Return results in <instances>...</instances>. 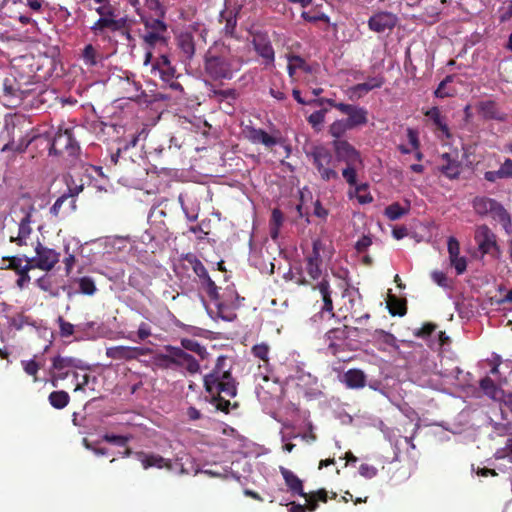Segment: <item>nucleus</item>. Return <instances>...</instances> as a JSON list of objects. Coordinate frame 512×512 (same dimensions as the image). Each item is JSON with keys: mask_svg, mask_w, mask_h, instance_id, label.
<instances>
[{"mask_svg": "<svg viewBox=\"0 0 512 512\" xmlns=\"http://www.w3.org/2000/svg\"><path fill=\"white\" fill-rule=\"evenodd\" d=\"M102 440L114 446L122 448L123 451L121 452V454L123 458L128 456V436L118 435L113 432H106L102 436Z\"/></svg>", "mask_w": 512, "mask_h": 512, "instance_id": "33", "label": "nucleus"}, {"mask_svg": "<svg viewBox=\"0 0 512 512\" xmlns=\"http://www.w3.org/2000/svg\"><path fill=\"white\" fill-rule=\"evenodd\" d=\"M384 84L382 77H371L367 82L356 84L347 90L348 97L353 99H359L364 94L370 92L373 89L380 88Z\"/></svg>", "mask_w": 512, "mask_h": 512, "instance_id": "20", "label": "nucleus"}, {"mask_svg": "<svg viewBox=\"0 0 512 512\" xmlns=\"http://www.w3.org/2000/svg\"><path fill=\"white\" fill-rule=\"evenodd\" d=\"M324 248L325 244L321 240H314L312 244V252L306 257V260L322 263L321 252L324 251Z\"/></svg>", "mask_w": 512, "mask_h": 512, "instance_id": "48", "label": "nucleus"}, {"mask_svg": "<svg viewBox=\"0 0 512 512\" xmlns=\"http://www.w3.org/2000/svg\"><path fill=\"white\" fill-rule=\"evenodd\" d=\"M20 211L22 216L18 222L17 235H10L9 241L11 243H15L17 246H25L27 245V240L33 231L31 227V217L32 213L35 211V208L33 205H27L22 206Z\"/></svg>", "mask_w": 512, "mask_h": 512, "instance_id": "9", "label": "nucleus"}, {"mask_svg": "<svg viewBox=\"0 0 512 512\" xmlns=\"http://www.w3.org/2000/svg\"><path fill=\"white\" fill-rule=\"evenodd\" d=\"M478 112L486 120L504 121L505 114L502 113L497 104L492 100L482 101L478 104Z\"/></svg>", "mask_w": 512, "mask_h": 512, "instance_id": "27", "label": "nucleus"}, {"mask_svg": "<svg viewBox=\"0 0 512 512\" xmlns=\"http://www.w3.org/2000/svg\"><path fill=\"white\" fill-rule=\"evenodd\" d=\"M242 134L245 139H247L252 144H262L265 147H273L278 143V140L269 135L263 129L255 128L253 126L247 125L242 129Z\"/></svg>", "mask_w": 512, "mask_h": 512, "instance_id": "16", "label": "nucleus"}, {"mask_svg": "<svg viewBox=\"0 0 512 512\" xmlns=\"http://www.w3.org/2000/svg\"><path fill=\"white\" fill-rule=\"evenodd\" d=\"M181 344L184 349L195 352L201 358L207 354L205 347L193 339H182Z\"/></svg>", "mask_w": 512, "mask_h": 512, "instance_id": "47", "label": "nucleus"}, {"mask_svg": "<svg viewBox=\"0 0 512 512\" xmlns=\"http://www.w3.org/2000/svg\"><path fill=\"white\" fill-rule=\"evenodd\" d=\"M50 155L61 156L69 166H75L79 160L80 147L73 136L72 129L59 128L53 140L43 136Z\"/></svg>", "mask_w": 512, "mask_h": 512, "instance_id": "4", "label": "nucleus"}, {"mask_svg": "<svg viewBox=\"0 0 512 512\" xmlns=\"http://www.w3.org/2000/svg\"><path fill=\"white\" fill-rule=\"evenodd\" d=\"M166 366L169 368L180 367L191 374L197 373L200 369L198 361L181 348L168 347L164 356Z\"/></svg>", "mask_w": 512, "mask_h": 512, "instance_id": "7", "label": "nucleus"}, {"mask_svg": "<svg viewBox=\"0 0 512 512\" xmlns=\"http://www.w3.org/2000/svg\"><path fill=\"white\" fill-rule=\"evenodd\" d=\"M24 371L33 377L34 382L38 381L37 374L40 369V365L35 360L22 361Z\"/></svg>", "mask_w": 512, "mask_h": 512, "instance_id": "54", "label": "nucleus"}, {"mask_svg": "<svg viewBox=\"0 0 512 512\" xmlns=\"http://www.w3.org/2000/svg\"><path fill=\"white\" fill-rule=\"evenodd\" d=\"M452 80H453V77L450 75L447 76L444 80H442L440 82V84L438 85L437 89L435 90V96L438 98H445V97L450 96L451 93L446 90V85L448 83L452 82Z\"/></svg>", "mask_w": 512, "mask_h": 512, "instance_id": "61", "label": "nucleus"}, {"mask_svg": "<svg viewBox=\"0 0 512 512\" xmlns=\"http://www.w3.org/2000/svg\"><path fill=\"white\" fill-rule=\"evenodd\" d=\"M27 91L20 89V87H14L13 85H8L4 83V96L10 97L11 100H15L14 105H17L25 96Z\"/></svg>", "mask_w": 512, "mask_h": 512, "instance_id": "44", "label": "nucleus"}, {"mask_svg": "<svg viewBox=\"0 0 512 512\" xmlns=\"http://www.w3.org/2000/svg\"><path fill=\"white\" fill-rule=\"evenodd\" d=\"M242 59L223 48L216 53L209 49L204 57L205 75L215 81L231 80L242 67Z\"/></svg>", "mask_w": 512, "mask_h": 512, "instance_id": "2", "label": "nucleus"}, {"mask_svg": "<svg viewBox=\"0 0 512 512\" xmlns=\"http://www.w3.org/2000/svg\"><path fill=\"white\" fill-rule=\"evenodd\" d=\"M79 290L81 293L86 295H92L96 291V286L92 278L90 277H81L78 279Z\"/></svg>", "mask_w": 512, "mask_h": 512, "instance_id": "49", "label": "nucleus"}, {"mask_svg": "<svg viewBox=\"0 0 512 512\" xmlns=\"http://www.w3.org/2000/svg\"><path fill=\"white\" fill-rule=\"evenodd\" d=\"M272 223L275 227L271 230V236L272 238H276L278 235V229L283 223V214L279 209H274L272 211Z\"/></svg>", "mask_w": 512, "mask_h": 512, "instance_id": "57", "label": "nucleus"}, {"mask_svg": "<svg viewBox=\"0 0 512 512\" xmlns=\"http://www.w3.org/2000/svg\"><path fill=\"white\" fill-rule=\"evenodd\" d=\"M213 96L220 102L235 101L237 99V91L235 89L213 90Z\"/></svg>", "mask_w": 512, "mask_h": 512, "instance_id": "50", "label": "nucleus"}, {"mask_svg": "<svg viewBox=\"0 0 512 512\" xmlns=\"http://www.w3.org/2000/svg\"><path fill=\"white\" fill-rule=\"evenodd\" d=\"M73 377L75 380L74 391H83L84 387L89 383L90 380V375L87 373L80 374L78 372H73Z\"/></svg>", "mask_w": 512, "mask_h": 512, "instance_id": "56", "label": "nucleus"}, {"mask_svg": "<svg viewBox=\"0 0 512 512\" xmlns=\"http://www.w3.org/2000/svg\"><path fill=\"white\" fill-rule=\"evenodd\" d=\"M499 20L500 22H506L512 18V0L507 1L504 5L499 9Z\"/></svg>", "mask_w": 512, "mask_h": 512, "instance_id": "62", "label": "nucleus"}, {"mask_svg": "<svg viewBox=\"0 0 512 512\" xmlns=\"http://www.w3.org/2000/svg\"><path fill=\"white\" fill-rule=\"evenodd\" d=\"M252 353L255 357H257L263 361H267L268 354H269V347H268V345H266L264 343L257 344L255 346H253Z\"/></svg>", "mask_w": 512, "mask_h": 512, "instance_id": "59", "label": "nucleus"}, {"mask_svg": "<svg viewBox=\"0 0 512 512\" xmlns=\"http://www.w3.org/2000/svg\"><path fill=\"white\" fill-rule=\"evenodd\" d=\"M226 364V357H218L213 371L204 377V385L212 396V403L216 409L228 413L232 405L224 396L235 397L237 388L230 371L226 369Z\"/></svg>", "mask_w": 512, "mask_h": 512, "instance_id": "1", "label": "nucleus"}, {"mask_svg": "<svg viewBox=\"0 0 512 512\" xmlns=\"http://www.w3.org/2000/svg\"><path fill=\"white\" fill-rule=\"evenodd\" d=\"M141 21L144 23L146 33L144 34V40L149 44L157 42H165L163 34L166 31V25L159 19L145 18L141 14Z\"/></svg>", "mask_w": 512, "mask_h": 512, "instance_id": "12", "label": "nucleus"}, {"mask_svg": "<svg viewBox=\"0 0 512 512\" xmlns=\"http://www.w3.org/2000/svg\"><path fill=\"white\" fill-rule=\"evenodd\" d=\"M80 360L72 357H62L60 355L52 359V369L62 371L67 368H79Z\"/></svg>", "mask_w": 512, "mask_h": 512, "instance_id": "38", "label": "nucleus"}, {"mask_svg": "<svg viewBox=\"0 0 512 512\" xmlns=\"http://www.w3.org/2000/svg\"><path fill=\"white\" fill-rule=\"evenodd\" d=\"M159 70V73L163 80H169L174 77V68L170 64V60L167 55H161L156 64L154 65Z\"/></svg>", "mask_w": 512, "mask_h": 512, "instance_id": "37", "label": "nucleus"}, {"mask_svg": "<svg viewBox=\"0 0 512 512\" xmlns=\"http://www.w3.org/2000/svg\"><path fill=\"white\" fill-rule=\"evenodd\" d=\"M126 19L121 18L116 20L115 18H102L100 17L91 27V29L97 34L108 29L112 32L123 30V34L128 37V30L125 29Z\"/></svg>", "mask_w": 512, "mask_h": 512, "instance_id": "23", "label": "nucleus"}, {"mask_svg": "<svg viewBox=\"0 0 512 512\" xmlns=\"http://www.w3.org/2000/svg\"><path fill=\"white\" fill-rule=\"evenodd\" d=\"M409 211V207H402L399 203H393L386 207L385 215L389 220H398Z\"/></svg>", "mask_w": 512, "mask_h": 512, "instance_id": "42", "label": "nucleus"}, {"mask_svg": "<svg viewBox=\"0 0 512 512\" xmlns=\"http://www.w3.org/2000/svg\"><path fill=\"white\" fill-rule=\"evenodd\" d=\"M297 69H303L306 72L310 71L309 66L306 64L305 60L297 55L288 56V74L290 77H293Z\"/></svg>", "mask_w": 512, "mask_h": 512, "instance_id": "41", "label": "nucleus"}, {"mask_svg": "<svg viewBox=\"0 0 512 512\" xmlns=\"http://www.w3.org/2000/svg\"><path fill=\"white\" fill-rule=\"evenodd\" d=\"M253 46L257 54L265 60L266 64L274 63V49L271 42L265 36L254 37Z\"/></svg>", "mask_w": 512, "mask_h": 512, "instance_id": "25", "label": "nucleus"}, {"mask_svg": "<svg viewBox=\"0 0 512 512\" xmlns=\"http://www.w3.org/2000/svg\"><path fill=\"white\" fill-rule=\"evenodd\" d=\"M349 130H352L345 119L335 120L329 126V134L334 138V140H342L341 138L345 135V133Z\"/></svg>", "mask_w": 512, "mask_h": 512, "instance_id": "40", "label": "nucleus"}, {"mask_svg": "<svg viewBox=\"0 0 512 512\" xmlns=\"http://www.w3.org/2000/svg\"><path fill=\"white\" fill-rule=\"evenodd\" d=\"M82 57L87 65L94 66L97 64V51L91 44L85 46Z\"/></svg>", "mask_w": 512, "mask_h": 512, "instance_id": "52", "label": "nucleus"}, {"mask_svg": "<svg viewBox=\"0 0 512 512\" xmlns=\"http://www.w3.org/2000/svg\"><path fill=\"white\" fill-rule=\"evenodd\" d=\"M450 259L451 266H453L458 275L463 274L467 268V261L465 257L455 256Z\"/></svg>", "mask_w": 512, "mask_h": 512, "instance_id": "58", "label": "nucleus"}, {"mask_svg": "<svg viewBox=\"0 0 512 512\" xmlns=\"http://www.w3.org/2000/svg\"><path fill=\"white\" fill-rule=\"evenodd\" d=\"M48 400L55 409H63L69 404L70 396L64 390L53 391L49 394Z\"/></svg>", "mask_w": 512, "mask_h": 512, "instance_id": "35", "label": "nucleus"}, {"mask_svg": "<svg viewBox=\"0 0 512 512\" xmlns=\"http://www.w3.org/2000/svg\"><path fill=\"white\" fill-rule=\"evenodd\" d=\"M498 170L503 179H512V160L505 159Z\"/></svg>", "mask_w": 512, "mask_h": 512, "instance_id": "64", "label": "nucleus"}, {"mask_svg": "<svg viewBox=\"0 0 512 512\" xmlns=\"http://www.w3.org/2000/svg\"><path fill=\"white\" fill-rule=\"evenodd\" d=\"M347 327L344 328H334L329 330L325 335V340L328 345V348L331 349L332 353L335 354L337 351V343L338 340H344L347 338L348 334L346 331Z\"/></svg>", "mask_w": 512, "mask_h": 512, "instance_id": "32", "label": "nucleus"}, {"mask_svg": "<svg viewBox=\"0 0 512 512\" xmlns=\"http://www.w3.org/2000/svg\"><path fill=\"white\" fill-rule=\"evenodd\" d=\"M295 378L297 386L304 391L305 395L315 397L321 394L318 378L310 372L298 370Z\"/></svg>", "mask_w": 512, "mask_h": 512, "instance_id": "17", "label": "nucleus"}, {"mask_svg": "<svg viewBox=\"0 0 512 512\" xmlns=\"http://www.w3.org/2000/svg\"><path fill=\"white\" fill-rule=\"evenodd\" d=\"M107 356L113 359H128V347L115 346L107 349Z\"/></svg>", "mask_w": 512, "mask_h": 512, "instance_id": "53", "label": "nucleus"}, {"mask_svg": "<svg viewBox=\"0 0 512 512\" xmlns=\"http://www.w3.org/2000/svg\"><path fill=\"white\" fill-rule=\"evenodd\" d=\"M130 101L139 105L149 104L153 102L152 96L147 95L144 91L140 92V87L135 81L130 82Z\"/></svg>", "mask_w": 512, "mask_h": 512, "instance_id": "36", "label": "nucleus"}, {"mask_svg": "<svg viewBox=\"0 0 512 512\" xmlns=\"http://www.w3.org/2000/svg\"><path fill=\"white\" fill-rule=\"evenodd\" d=\"M279 471L285 481L286 486L288 487V490L292 494L299 495L301 497L306 496V493L303 490V482L296 474H294V472L283 466L279 467Z\"/></svg>", "mask_w": 512, "mask_h": 512, "instance_id": "26", "label": "nucleus"}, {"mask_svg": "<svg viewBox=\"0 0 512 512\" xmlns=\"http://www.w3.org/2000/svg\"><path fill=\"white\" fill-rule=\"evenodd\" d=\"M398 22V17L387 11H382L374 14L368 20L370 30L382 33L386 30H392Z\"/></svg>", "mask_w": 512, "mask_h": 512, "instance_id": "14", "label": "nucleus"}, {"mask_svg": "<svg viewBox=\"0 0 512 512\" xmlns=\"http://www.w3.org/2000/svg\"><path fill=\"white\" fill-rule=\"evenodd\" d=\"M425 115L433 121V123L447 136L449 137V128L445 122L444 117L441 115L438 107L430 108Z\"/></svg>", "mask_w": 512, "mask_h": 512, "instance_id": "39", "label": "nucleus"}, {"mask_svg": "<svg viewBox=\"0 0 512 512\" xmlns=\"http://www.w3.org/2000/svg\"><path fill=\"white\" fill-rule=\"evenodd\" d=\"M441 158L444 161L440 168L441 172L450 179L457 178L460 174V163L449 153L442 154Z\"/></svg>", "mask_w": 512, "mask_h": 512, "instance_id": "29", "label": "nucleus"}, {"mask_svg": "<svg viewBox=\"0 0 512 512\" xmlns=\"http://www.w3.org/2000/svg\"><path fill=\"white\" fill-rule=\"evenodd\" d=\"M496 200L486 196H477L472 201L474 211L480 216H488Z\"/></svg>", "mask_w": 512, "mask_h": 512, "instance_id": "34", "label": "nucleus"}, {"mask_svg": "<svg viewBox=\"0 0 512 512\" xmlns=\"http://www.w3.org/2000/svg\"><path fill=\"white\" fill-rule=\"evenodd\" d=\"M96 12L102 18H115V9L110 3L100 5L96 8Z\"/></svg>", "mask_w": 512, "mask_h": 512, "instance_id": "63", "label": "nucleus"}, {"mask_svg": "<svg viewBox=\"0 0 512 512\" xmlns=\"http://www.w3.org/2000/svg\"><path fill=\"white\" fill-rule=\"evenodd\" d=\"M338 110L346 115L345 119L351 129L366 125L368 122V111L364 107L351 104L338 105Z\"/></svg>", "mask_w": 512, "mask_h": 512, "instance_id": "15", "label": "nucleus"}, {"mask_svg": "<svg viewBox=\"0 0 512 512\" xmlns=\"http://www.w3.org/2000/svg\"><path fill=\"white\" fill-rule=\"evenodd\" d=\"M372 338L380 345L383 344L396 347V338L391 333L385 332L383 330H375L372 334Z\"/></svg>", "mask_w": 512, "mask_h": 512, "instance_id": "43", "label": "nucleus"}, {"mask_svg": "<svg viewBox=\"0 0 512 512\" xmlns=\"http://www.w3.org/2000/svg\"><path fill=\"white\" fill-rule=\"evenodd\" d=\"M363 165H346L342 170V176L350 186H356L357 183V170Z\"/></svg>", "mask_w": 512, "mask_h": 512, "instance_id": "46", "label": "nucleus"}, {"mask_svg": "<svg viewBox=\"0 0 512 512\" xmlns=\"http://www.w3.org/2000/svg\"><path fill=\"white\" fill-rule=\"evenodd\" d=\"M305 153L323 181L329 182L339 179V174L335 169L336 159L327 146L323 144L311 145Z\"/></svg>", "mask_w": 512, "mask_h": 512, "instance_id": "5", "label": "nucleus"}, {"mask_svg": "<svg viewBox=\"0 0 512 512\" xmlns=\"http://www.w3.org/2000/svg\"><path fill=\"white\" fill-rule=\"evenodd\" d=\"M26 121L23 117L16 116L10 122H6L9 141L1 148L2 152L12 151L17 154L24 153L30 144L43 141V135L37 134L32 128L23 129Z\"/></svg>", "mask_w": 512, "mask_h": 512, "instance_id": "3", "label": "nucleus"}, {"mask_svg": "<svg viewBox=\"0 0 512 512\" xmlns=\"http://www.w3.org/2000/svg\"><path fill=\"white\" fill-rule=\"evenodd\" d=\"M178 200L187 220L190 222L196 221L198 219L199 206L193 204L191 207H188L182 194L179 195Z\"/></svg>", "mask_w": 512, "mask_h": 512, "instance_id": "45", "label": "nucleus"}, {"mask_svg": "<svg viewBox=\"0 0 512 512\" xmlns=\"http://www.w3.org/2000/svg\"><path fill=\"white\" fill-rule=\"evenodd\" d=\"M211 303L206 306V310L211 318L221 319L224 321H233L236 318L234 312L235 301L231 297L220 296L218 287L216 288L215 297H209Z\"/></svg>", "mask_w": 512, "mask_h": 512, "instance_id": "6", "label": "nucleus"}, {"mask_svg": "<svg viewBox=\"0 0 512 512\" xmlns=\"http://www.w3.org/2000/svg\"><path fill=\"white\" fill-rule=\"evenodd\" d=\"M60 329V335L62 337H69L74 333V325L66 321L62 316L57 319Z\"/></svg>", "mask_w": 512, "mask_h": 512, "instance_id": "55", "label": "nucleus"}, {"mask_svg": "<svg viewBox=\"0 0 512 512\" xmlns=\"http://www.w3.org/2000/svg\"><path fill=\"white\" fill-rule=\"evenodd\" d=\"M4 261H8L5 266L6 269L13 270L19 277L16 281L19 288H23L27 283L30 282L31 278L29 272L32 270V266H23L22 258L18 256L4 257Z\"/></svg>", "mask_w": 512, "mask_h": 512, "instance_id": "18", "label": "nucleus"}, {"mask_svg": "<svg viewBox=\"0 0 512 512\" xmlns=\"http://www.w3.org/2000/svg\"><path fill=\"white\" fill-rule=\"evenodd\" d=\"M185 259L191 265L194 273L199 277L203 290L209 297H215L217 286L208 275V272L202 262L192 254H188Z\"/></svg>", "mask_w": 512, "mask_h": 512, "instance_id": "10", "label": "nucleus"}, {"mask_svg": "<svg viewBox=\"0 0 512 512\" xmlns=\"http://www.w3.org/2000/svg\"><path fill=\"white\" fill-rule=\"evenodd\" d=\"M313 289H317L322 297L323 306L321 308V312H328L331 316H334L333 313V302L331 298V288L329 282L323 278L317 285L313 287Z\"/></svg>", "mask_w": 512, "mask_h": 512, "instance_id": "28", "label": "nucleus"}, {"mask_svg": "<svg viewBox=\"0 0 512 512\" xmlns=\"http://www.w3.org/2000/svg\"><path fill=\"white\" fill-rule=\"evenodd\" d=\"M134 459L138 461L144 469H148L150 467L166 468L168 470L173 469L169 460H166L165 458L156 454L137 452L134 454Z\"/></svg>", "mask_w": 512, "mask_h": 512, "instance_id": "21", "label": "nucleus"}, {"mask_svg": "<svg viewBox=\"0 0 512 512\" xmlns=\"http://www.w3.org/2000/svg\"><path fill=\"white\" fill-rule=\"evenodd\" d=\"M321 264L322 263L313 262L312 260H306L305 271L311 279L317 280L320 278L322 274Z\"/></svg>", "mask_w": 512, "mask_h": 512, "instance_id": "51", "label": "nucleus"}, {"mask_svg": "<svg viewBox=\"0 0 512 512\" xmlns=\"http://www.w3.org/2000/svg\"><path fill=\"white\" fill-rule=\"evenodd\" d=\"M106 180L105 178H101L100 180H94L90 175L88 174H80L79 175V185H76L75 187L68 186V198H72L77 196L80 192L84 190L86 187L85 184H87L88 188H98L100 190L105 189Z\"/></svg>", "mask_w": 512, "mask_h": 512, "instance_id": "22", "label": "nucleus"}, {"mask_svg": "<svg viewBox=\"0 0 512 512\" xmlns=\"http://www.w3.org/2000/svg\"><path fill=\"white\" fill-rule=\"evenodd\" d=\"M365 374L358 369H350L343 375V382L347 387L359 389L365 386Z\"/></svg>", "mask_w": 512, "mask_h": 512, "instance_id": "30", "label": "nucleus"}, {"mask_svg": "<svg viewBox=\"0 0 512 512\" xmlns=\"http://www.w3.org/2000/svg\"><path fill=\"white\" fill-rule=\"evenodd\" d=\"M488 216L498 221L508 235L512 234V221L510 214L500 202L497 200L494 202Z\"/></svg>", "mask_w": 512, "mask_h": 512, "instance_id": "24", "label": "nucleus"}, {"mask_svg": "<svg viewBox=\"0 0 512 512\" xmlns=\"http://www.w3.org/2000/svg\"><path fill=\"white\" fill-rule=\"evenodd\" d=\"M431 277L433 281L440 287L443 288H449L450 287V281L445 273L441 271H434L431 274Z\"/></svg>", "mask_w": 512, "mask_h": 512, "instance_id": "60", "label": "nucleus"}, {"mask_svg": "<svg viewBox=\"0 0 512 512\" xmlns=\"http://www.w3.org/2000/svg\"><path fill=\"white\" fill-rule=\"evenodd\" d=\"M475 240L482 254H488L493 250H499L496 242V235L487 225H480L476 228Z\"/></svg>", "mask_w": 512, "mask_h": 512, "instance_id": "13", "label": "nucleus"}, {"mask_svg": "<svg viewBox=\"0 0 512 512\" xmlns=\"http://www.w3.org/2000/svg\"><path fill=\"white\" fill-rule=\"evenodd\" d=\"M332 148L336 162H343L346 165H363L360 152L347 140H333Z\"/></svg>", "mask_w": 512, "mask_h": 512, "instance_id": "8", "label": "nucleus"}, {"mask_svg": "<svg viewBox=\"0 0 512 512\" xmlns=\"http://www.w3.org/2000/svg\"><path fill=\"white\" fill-rule=\"evenodd\" d=\"M35 252V266H37V269L48 272L51 271L59 262L60 253L56 252L54 249L44 246L39 241L37 242V245L35 247Z\"/></svg>", "mask_w": 512, "mask_h": 512, "instance_id": "11", "label": "nucleus"}, {"mask_svg": "<svg viewBox=\"0 0 512 512\" xmlns=\"http://www.w3.org/2000/svg\"><path fill=\"white\" fill-rule=\"evenodd\" d=\"M480 388L487 397L495 401H498L504 392V390L495 384V382L488 376L481 379Z\"/></svg>", "mask_w": 512, "mask_h": 512, "instance_id": "31", "label": "nucleus"}, {"mask_svg": "<svg viewBox=\"0 0 512 512\" xmlns=\"http://www.w3.org/2000/svg\"><path fill=\"white\" fill-rule=\"evenodd\" d=\"M180 60L189 65L195 55V42L191 33L183 32L177 36Z\"/></svg>", "mask_w": 512, "mask_h": 512, "instance_id": "19", "label": "nucleus"}]
</instances>
